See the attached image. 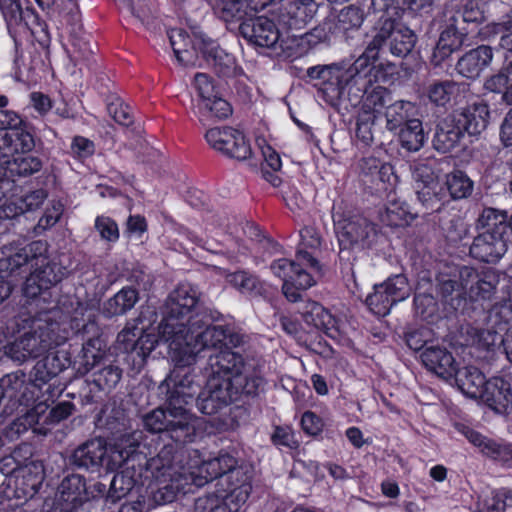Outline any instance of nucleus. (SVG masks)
Here are the masks:
<instances>
[{"mask_svg": "<svg viewBox=\"0 0 512 512\" xmlns=\"http://www.w3.org/2000/svg\"><path fill=\"white\" fill-rule=\"evenodd\" d=\"M341 262L352 265L356 254L371 247L377 237L376 225L361 213L338 206L333 214Z\"/></svg>", "mask_w": 512, "mask_h": 512, "instance_id": "obj_5", "label": "nucleus"}, {"mask_svg": "<svg viewBox=\"0 0 512 512\" xmlns=\"http://www.w3.org/2000/svg\"><path fill=\"white\" fill-rule=\"evenodd\" d=\"M138 301V292L132 287H123L105 304L108 315H121L131 310Z\"/></svg>", "mask_w": 512, "mask_h": 512, "instance_id": "obj_40", "label": "nucleus"}, {"mask_svg": "<svg viewBox=\"0 0 512 512\" xmlns=\"http://www.w3.org/2000/svg\"><path fill=\"white\" fill-rule=\"evenodd\" d=\"M47 245L43 241H34L27 246L13 243L0 251V271L13 272L27 263L37 266L46 261Z\"/></svg>", "mask_w": 512, "mask_h": 512, "instance_id": "obj_16", "label": "nucleus"}, {"mask_svg": "<svg viewBox=\"0 0 512 512\" xmlns=\"http://www.w3.org/2000/svg\"><path fill=\"white\" fill-rule=\"evenodd\" d=\"M134 484L135 482L129 473L121 472L114 475L106 496L107 500L116 503L133 489Z\"/></svg>", "mask_w": 512, "mask_h": 512, "instance_id": "obj_54", "label": "nucleus"}, {"mask_svg": "<svg viewBox=\"0 0 512 512\" xmlns=\"http://www.w3.org/2000/svg\"><path fill=\"white\" fill-rule=\"evenodd\" d=\"M480 34L484 40H491L499 35V46L504 50L512 52V9L501 21L486 24L481 29Z\"/></svg>", "mask_w": 512, "mask_h": 512, "instance_id": "obj_32", "label": "nucleus"}, {"mask_svg": "<svg viewBox=\"0 0 512 512\" xmlns=\"http://www.w3.org/2000/svg\"><path fill=\"white\" fill-rule=\"evenodd\" d=\"M467 397L480 398L487 384L484 374L474 366L457 368L452 380Z\"/></svg>", "mask_w": 512, "mask_h": 512, "instance_id": "obj_26", "label": "nucleus"}, {"mask_svg": "<svg viewBox=\"0 0 512 512\" xmlns=\"http://www.w3.org/2000/svg\"><path fill=\"white\" fill-rule=\"evenodd\" d=\"M443 186L453 200L466 199L474 190V182L462 170H453L446 174Z\"/></svg>", "mask_w": 512, "mask_h": 512, "instance_id": "obj_34", "label": "nucleus"}, {"mask_svg": "<svg viewBox=\"0 0 512 512\" xmlns=\"http://www.w3.org/2000/svg\"><path fill=\"white\" fill-rule=\"evenodd\" d=\"M298 263L287 259H279L272 263L271 270L273 273L283 280L282 291L285 297L291 302L301 300V293L294 291L291 279Z\"/></svg>", "mask_w": 512, "mask_h": 512, "instance_id": "obj_37", "label": "nucleus"}, {"mask_svg": "<svg viewBox=\"0 0 512 512\" xmlns=\"http://www.w3.org/2000/svg\"><path fill=\"white\" fill-rule=\"evenodd\" d=\"M512 323V302L503 301L494 304L489 310L486 318L488 327L496 328L504 335L510 332L509 325Z\"/></svg>", "mask_w": 512, "mask_h": 512, "instance_id": "obj_41", "label": "nucleus"}, {"mask_svg": "<svg viewBox=\"0 0 512 512\" xmlns=\"http://www.w3.org/2000/svg\"><path fill=\"white\" fill-rule=\"evenodd\" d=\"M37 268L26 279L23 293L24 295L36 301V306L40 311L47 310L41 303H50V299L54 295L53 288L61 281L64 270L57 263H50L46 258L44 264L39 262Z\"/></svg>", "mask_w": 512, "mask_h": 512, "instance_id": "obj_12", "label": "nucleus"}, {"mask_svg": "<svg viewBox=\"0 0 512 512\" xmlns=\"http://www.w3.org/2000/svg\"><path fill=\"white\" fill-rule=\"evenodd\" d=\"M23 483L32 493H36L44 480V468L42 463L32 461L19 469Z\"/></svg>", "mask_w": 512, "mask_h": 512, "instance_id": "obj_56", "label": "nucleus"}, {"mask_svg": "<svg viewBox=\"0 0 512 512\" xmlns=\"http://www.w3.org/2000/svg\"><path fill=\"white\" fill-rule=\"evenodd\" d=\"M318 4L314 0H290L279 8V22L291 30H302L316 15Z\"/></svg>", "mask_w": 512, "mask_h": 512, "instance_id": "obj_18", "label": "nucleus"}, {"mask_svg": "<svg viewBox=\"0 0 512 512\" xmlns=\"http://www.w3.org/2000/svg\"><path fill=\"white\" fill-rule=\"evenodd\" d=\"M121 377L122 370L109 365L95 374L94 383L102 390H110L119 383Z\"/></svg>", "mask_w": 512, "mask_h": 512, "instance_id": "obj_60", "label": "nucleus"}, {"mask_svg": "<svg viewBox=\"0 0 512 512\" xmlns=\"http://www.w3.org/2000/svg\"><path fill=\"white\" fill-rule=\"evenodd\" d=\"M9 176H28L41 168V161L31 155H17L4 161Z\"/></svg>", "mask_w": 512, "mask_h": 512, "instance_id": "obj_44", "label": "nucleus"}, {"mask_svg": "<svg viewBox=\"0 0 512 512\" xmlns=\"http://www.w3.org/2000/svg\"><path fill=\"white\" fill-rule=\"evenodd\" d=\"M373 40L381 54L384 53L383 47L388 45L392 55L403 58L412 52L417 36L411 29L393 18L392 15H382L379 18Z\"/></svg>", "mask_w": 512, "mask_h": 512, "instance_id": "obj_11", "label": "nucleus"}, {"mask_svg": "<svg viewBox=\"0 0 512 512\" xmlns=\"http://www.w3.org/2000/svg\"><path fill=\"white\" fill-rule=\"evenodd\" d=\"M214 376H218V380L213 377L208 384V392L202 393L198 399V408L203 414L217 415L224 408V392L221 389V368L213 370Z\"/></svg>", "mask_w": 512, "mask_h": 512, "instance_id": "obj_28", "label": "nucleus"}, {"mask_svg": "<svg viewBox=\"0 0 512 512\" xmlns=\"http://www.w3.org/2000/svg\"><path fill=\"white\" fill-rule=\"evenodd\" d=\"M72 312L66 300L55 301L31 319L30 330L5 347V354L17 362L36 358L64 343L68 336L65 321Z\"/></svg>", "mask_w": 512, "mask_h": 512, "instance_id": "obj_2", "label": "nucleus"}, {"mask_svg": "<svg viewBox=\"0 0 512 512\" xmlns=\"http://www.w3.org/2000/svg\"><path fill=\"white\" fill-rule=\"evenodd\" d=\"M304 322L317 329H325L332 321L331 314L317 302H308L301 311Z\"/></svg>", "mask_w": 512, "mask_h": 512, "instance_id": "obj_49", "label": "nucleus"}, {"mask_svg": "<svg viewBox=\"0 0 512 512\" xmlns=\"http://www.w3.org/2000/svg\"><path fill=\"white\" fill-rule=\"evenodd\" d=\"M376 114L370 112H359L356 118V137L365 145L369 146L373 142L372 128L376 121Z\"/></svg>", "mask_w": 512, "mask_h": 512, "instance_id": "obj_58", "label": "nucleus"}, {"mask_svg": "<svg viewBox=\"0 0 512 512\" xmlns=\"http://www.w3.org/2000/svg\"><path fill=\"white\" fill-rule=\"evenodd\" d=\"M463 136L464 132L453 114L448 115L436 125L433 147L441 153L450 152L458 146Z\"/></svg>", "mask_w": 512, "mask_h": 512, "instance_id": "obj_25", "label": "nucleus"}, {"mask_svg": "<svg viewBox=\"0 0 512 512\" xmlns=\"http://www.w3.org/2000/svg\"><path fill=\"white\" fill-rule=\"evenodd\" d=\"M191 477L180 475L179 478H174L170 485H165L162 488L155 490L151 488V502H146V508L151 509L156 505H162L173 501L178 491L184 489V486L189 483Z\"/></svg>", "mask_w": 512, "mask_h": 512, "instance_id": "obj_43", "label": "nucleus"}, {"mask_svg": "<svg viewBox=\"0 0 512 512\" xmlns=\"http://www.w3.org/2000/svg\"><path fill=\"white\" fill-rule=\"evenodd\" d=\"M251 466L226 453V512H241L251 492Z\"/></svg>", "mask_w": 512, "mask_h": 512, "instance_id": "obj_13", "label": "nucleus"}, {"mask_svg": "<svg viewBox=\"0 0 512 512\" xmlns=\"http://www.w3.org/2000/svg\"><path fill=\"white\" fill-rule=\"evenodd\" d=\"M198 302V293L189 284L179 285L166 302V312L159 325L160 336L166 342H170L179 333H184L190 327L194 328L202 321V314H193V309Z\"/></svg>", "mask_w": 512, "mask_h": 512, "instance_id": "obj_9", "label": "nucleus"}, {"mask_svg": "<svg viewBox=\"0 0 512 512\" xmlns=\"http://www.w3.org/2000/svg\"><path fill=\"white\" fill-rule=\"evenodd\" d=\"M378 46L372 39L363 53L354 61V63L344 72L353 76H362L364 78H372V72L376 70L375 62L381 57Z\"/></svg>", "mask_w": 512, "mask_h": 512, "instance_id": "obj_33", "label": "nucleus"}, {"mask_svg": "<svg viewBox=\"0 0 512 512\" xmlns=\"http://www.w3.org/2000/svg\"><path fill=\"white\" fill-rule=\"evenodd\" d=\"M138 441L131 435L118 439L107 447L102 439H92L80 445L72 454V464L86 470L98 471L104 467L107 471L120 468L136 452Z\"/></svg>", "mask_w": 512, "mask_h": 512, "instance_id": "obj_6", "label": "nucleus"}, {"mask_svg": "<svg viewBox=\"0 0 512 512\" xmlns=\"http://www.w3.org/2000/svg\"><path fill=\"white\" fill-rule=\"evenodd\" d=\"M249 7L250 4L248 3L247 10ZM247 16L248 13L242 19H238L235 16L233 17L231 12L226 13V23L230 22L228 17L241 21L237 29L245 39L259 47H273L278 42L280 36L275 23L265 16L246 18Z\"/></svg>", "mask_w": 512, "mask_h": 512, "instance_id": "obj_14", "label": "nucleus"}, {"mask_svg": "<svg viewBox=\"0 0 512 512\" xmlns=\"http://www.w3.org/2000/svg\"><path fill=\"white\" fill-rule=\"evenodd\" d=\"M192 399L191 394L179 388L169 392L167 410L157 408L145 415L144 426L151 432H168L176 442L191 441L194 432L193 416L183 407Z\"/></svg>", "mask_w": 512, "mask_h": 512, "instance_id": "obj_7", "label": "nucleus"}, {"mask_svg": "<svg viewBox=\"0 0 512 512\" xmlns=\"http://www.w3.org/2000/svg\"><path fill=\"white\" fill-rule=\"evenodd\" d=\"M421 359L429 371L445 381H451L458 368L452 353L438 346L427 347L422 352Z\"/></svg>", "mask_w": 512, "mask_h": 512, "instance_id": "obj_23", "label": "nucleus"}, {"mask_svg": "<svg viewBox=\"0 0 512 512\" xmlns=\"http://www.w3.org/2000/svg\"><path fill=\"white\" fill-rule=\"evenodd\" d=\"M502 214L496 208L486 207L476 220V229L481 230L469 248V255L477 261L496 264L508 251V238Z\"/></svg>", "mask_w": 512, "mask_h": 512, "instance_id": "obj_8", "label": "nucleus"}, {"mask_svg": "<svg viewBox=\"0 0 512 512\" xmlns=\"http://www.w3.org/2000/svg\"><path fill=\"white\" fill-rule=\"evenodd\" d=\"M492 409L499 413L512 411V384L503 378L489 380L480 397Z\"/></svg>", "mask_w": 512, "mask_h": 512, "instance_id": "obj_24", "label": "nucleus"}, {"mask_svg": "<svg viewBox=\"0 0 512 512\" xmlns=\"http://www.w3.org/2000/svg\"><path fill=\"white\" fill-rule=\"evenodd\" d=\"M412 177L416 184V190L421 186H429L439 182L438 176L432 166L427 162L415 164Z\"/></svg>", "mask_w": 512, "mask_h": 512, "instance_id": "obj_61", "label": "nucleus"}, {"mask_svg": "<svg viewBox=\"0 0 512 512\" xmlns=\"http://www.w3.org/2000/svg\"><path fill=\"white\" fill-rule=\"evenodd\" d=\"M226 280L242 294H260L263 289L259 279L244 270L226 274Z\"/></svg>", "mask_w": 512, "mask_h": 512, "instance_id": "obj_45", "label": "nucleus"}, {"mask_svg": "<svg viewBox=\"0 0 512 512\" xmlns=\"http://www.w3.org/2000/svg\"><path fill=\"white\" fill-rule=\"evenodd\" d=\"M252 154L251 146L243 131L226 128V155L238 161L248 159Z\"/></svg>", "mask_w": 512, "mask_h": 512, "instance_id": "obj_36", "label": "nucleus"}, {"mask_svg": "<svg viewBox=\"0 0 512 512\" xmlns=\"http://www.w3.org/2000/svg\"><path fill=\"white\" fill-rule=\"evenodd\" d=\"M512 87V60L501 67V69L486 78L484 89L493 93H504Z\"/></svg>", "mask_w": 512, "mask_h": 512, "instance_id": "obj_51", "label": "nucleus"}, {"mask_svg": "<svg viewBox=\"0 0 512 512\" xmlns=\"http://www.w3.org/2000/svg\"><path fill=\"white\" fill-rule=\"evenodd\" d=\"M141 328L127 325L117 336V345L123 352H135Z\"/></svg>", "mask_w": 512, "mask_h": 512, "instance_id": "obj_62", "label": "nucleus"}, {"mask_svg": "<svg viewBox=\"0 0 512 512\" xmlns=\"http://www.w3.org/2000/svg\"><path fill=\"white\" fill-rule=\"evenodd\" d=\"M94 227L102 240L116 242L119 239L117 223L107 216H98L95 219Z\"/></svg>", "mask_w": 512, "mask_h": 512, "instance_id": "obj_63", "label": "nucleus"}, {"mask_svg": "<svg viewBox=\"0 0 512 512\" xmlns=\"http://www.w3.org/2000/svg\"><path fill=\"white\" fill-rule=\"evenodd\" d=\"M364 21L363 11L356 6L350 5L343 8L338 15V28L344 32L351 29H358Z\"/></svg>", "mask_w": 512, "mask_h": 512, "instance_id": "obj_59", "label": "nucleus"}, {"mask_svg": "<svg viewBox=\"0 0 512 512\" xmlns=\"http://www.w3.org/2000/svg\"><path fill=\"white\" fill-rule=\"evenodd\" d=\"M301 242L300 248L297 251V261H303L305 264L312 268L317 273H321V266L316 258L304 248L317 249L321 245V235L316 228L312 226H306L300 231Z\"/></svg>", "mask_w": 512, "mask_h": 512, "instance_id": "obj_31", "label": "nucleus"}, {"mask_svg": "<svg viewBox=\"0 0 512 512\" xmlns=\"http://www.w3.org/2000/svg\"><path fill=\"white\" fill-rule=\"evenodd\" d=\"M195 87L201 98L199 106V120L207 128L204 138L208 146L216 152L224 153V131L222 122L224 100L222 87L215 83L204 73L195 76Z\"/></svg>", "mask_w": 512, "mask_h": 512, "instance_id": "obj_10", "label": "nucleus"}, {"mask_svg": "<svg viewBox=\"0 0 512 512\" xmlns=\"http://www.w3.org/2000/svg\"><path fill=\"white\" fill-rule=\"evenodd\" d=\"M0 9L8 26L28 25L27 18L35 17L30 9L23 10L20 0H0Z\"/></svg>", "mask_w": 512, "mask_h": 512, "instance_id": "obj_48", "label": "nucleus"}, {"mask_svg": "<svg viewBox=\"0 0 512 512\" xmlns=\"http://www.w3.org/2000/svg\"><path fill=\"white\" fill-rule=\"evenodd\" d=\"M414 105L409 101H395L386 106L385 118L386 127L390 131H394L407 125L411 118Z\"/></svg>", "mask_w": 512, "mask_h": 512, "instance_id": "obj_35", "label": "nucleus"}, {"mask_svg": "<svg viewBox=\"0 0 512 512\" xmlns=\"http://www.w3.org/2000/svg\"><path fill=\"white\" fill-rule=\"evenodd\" d=\"M250 338L239 330L226 326V392L231 401L242 394L256 395L263 379L251 372Z\"/></svg>", "mask_w": 512, "mask_h": 512, "instance_id": "obj_3", "label": "nucleus"}, {"mask_svg": "<svg viewBox=\"0 0 512 512\" xmlns=\"http://www.w3.org/2000/svg\"><path fill=\"white\" fill-rule=\"evenodd\" d=\"M87 500H89V491L81 475L71 474L62 480L57 498L62 511L72 512Z\"/></svg>", "mask_w": 512, "mask_h": 512, "instance_id": "obj_19", "label": "nucleus"}, {"mask_svg": "<svg viewBox=\"0 0 512 512\" xmlns=\"http://www.w3.org/2000/svg\"><path fill=\"white\" fill-rule=\"evenodd\" d=\"M109 115L119 124L128 126L132 123L130 108L119 97H113L107 104Z\"/></svg>", "mask_w": 512, "mask_h": 512, "instance_id": "obj_64", "label": "nucleus"}, {"mask_svg": "<svg viewBox=\"0 0 512 512\" xmlns=\"http://www.w3.org/2000/svg\"><path fill=\"white\" fill-rule=\"evenodd\" d=\"M493 49L488 45H480L464 53L456 62L455 70L467 79H476L493 60Z\"/></svg>", "mask_w": 512, "mask_h": 512, "instance_id": "obj_21", "label": "nucleus"}, {"mask_svg": "<svg viewBox=\"0 0 512 512\" xmlns=\"http://www.w3.org/2000/svg\"><path fill=\"white\" fill-rule=\"evenodd\" d=\"M210 314L203 315L202 321L194 328L192 333L190 327L184 333H179L169 342V350L172 359L179 366H188L194 363L196 356L205 348H215L219 354L210 357V364L213 370L215 364H219L222 358L224 341V329L220 325H212L219 317Z\"/></svg>", "mask_w": 512, "mask_h": 512, "instance_id": "obj_4", "label": "nucleus"}, {"mask_svg": "<svg viewBox=\"0 0 512 512\" xmlns=\"http://www.w3.org/2000/svg\"><path fill=\"white\" fill-rule=\"evenodd\" d=\"M369 309L378 316H385L391 307L396 304L381 284L374 286V292L366 298Z\"/></svg>", "mask_w": 512, "mask_h": 512, "instance_id": "obj_52", "label": "nucleus"}, {"mask_svg": "<svg viewBox=\"0 0 512 512\" xmlns=\"http://www.w3.org/2000/svg\"><path fill=\"white\" fill-rule=\"evenodd\" d=\"M168 37L178 63L196 66L198 57L193 49L194 41L190 40L186 32L181 28H173L168 31Z\"/></svg>", "mask_w": 512, "mask_h": 512, "instance_id": "obj_29", "label": "nucleus"}, {"mask_svg": "<svg viewBox=\"0 0 512 512\" xmlns=\"http://www.w3.org/2000/svg\"><path fill=\"white\" fill-rule=\"evenodd\" d=\"M64 369L65 362L57 354L51 353L39 360L31 372V379L33 383L26 384L24 382L25 386L22 388L19 402H28L31 398L27 396V392L30 391L31 388L35 389L36 387H40L41 385L49 382Z\"/></svg>", "mask_w": 512, "mask_h": 512, "instance_id": "obj_22", "label": "nucleus"}, {"mask_svg": "<svg viewBox=\"0 0 512 512\" xmlns=\"http://www.w3.org/2000/svg\"><path fill=\"white\" fill-rule=\"evenodd\" d=\"M372 82V78L353 76L341 70L335 84L326 87L324 94L331 100L338 99L343 103L356 107L362 103L365 92L370 89Z\"/></svg>", "mask_w": 512, "mask_h": 512, "instance_id": "obj_17", "label": "nucleus"}, {"mask_svg": "<svg viewBox=\"0 0 512 512\" xmlns=\"http://www.w3.org/2000/svg\"><path fill=\"white\" fill-rule=\"evenodd\" d=\"M381 285L395 303L405 300L409 297L411 292L408 280L403 274L389 277L385 282L381 283Z\"/></svg>", "mask_w": 512, "mask_h": 512, "instance_id": "obj_55", "label": "nucleus"}, {"mask_svg": "<svg viewBox=\"0 0 512 512\" xmlns=\"http://www.w3.org/2000/svg\"><path fill=\"white\" fill-rule=\"evenodd\" d=\"M416 195L423 207L431 211H440L446 198L445 188L440 182L419 187Z\"/></svg>", "mask_w": 512, "mask_h": 512, "instance_id": "obj_42", "label": "nucleus"}, {"mask_svg": "<svg viewBox=\"0 0 512 512\" xmlns=\"http://www.w3.org/2000/svg\"><path fill=\"white\" fill-rule=\"evenodd\" d=\"M455 89L456 83L454 81H438L429 86L428 97L437 106H445L450 102Z\"/></svg>", "mask_w": 512, "mask_h": 512, "instance_id": "obj_57", "label": "nucleus"}, {"mask_svg": "<svg viewBox=\"0 0 512 512\" xmlns=\"http://www.w3.org/2000/svg\"><path fill=\"white\" fill-rule=\"evenodd\" d=\"M462 131L470 136L480 135L488 126L490 110L487 103L477 101L453 113Z\"/></svg>", "mask_w": 512, "mask_h": 512, "instance_id": "obj_20", "label": "nucleus"}, {"mask_svg": "<svg viewBox=\"0 0 512 512\" xmlns=\"http://www.w3.org/2000/svg\"><path fill=\"white\" fill-rule=\"evenodd\" d=\"M466 335V344L478 349L490 351L496 346H503L504 334L496 328L488 327V325H486V328L467 326Z\"/></svg>", "mask_w": 512, "mask_h": 512, "instance_id": "obj_30", "label": "nucleus"}, {"mask_svg": "<svg viewBox=\"0 0 512 512\" xmlns=\"http://www.w3.org/2000/svg\"><path fill=\"white\" fill-rule=\"evenodd\" d=\"M380 216L382 222L391 227L407 225L414 218L408 211L405 203H400L394 200L388 203Z\"/></svg>", "mask_w": 512, "mask_h": 512, "instance_id": "obj_47", "label": "nucleus"}, {"mask_svg": "<svg viewBox=\"0 0 512 512\" xmlns=\"http://www.w3.org/2000/svg\"><path fill=\"white\" fill-rule=\"evenodd\" d=\"M469 40L468 32L460 27L457 15H450L445 19L438 41L433 49L430 62L440 66L453 53L460 51Z\"/></svg>", "mask_w": 512, "mask_h": 512, "instance_id": "obj_15", "label": "nucleus"}, {"mask_svg": "<svg viewBox=\"0 0 512 512\" xmlns=\"http://www.w3.org/2000/svg\"><path fill=\"white\" fill-rule=\"evenodd\" d=\"M392 100L391 93L380 85H374L367 92L362 100L361 112L378 113L383 107H386Z\"/></svg>", "mask_w": 512, "mask_h": 512, "instance_id": "obj_46", "label": "nucleus"}, {"mask_svg": "<svg viewBox=\"0 0 512 512\" xmlns=\"http://www.w3.org/2000/svg\"><path fill=\"white\" fill-rule=\"evenodd\" d=\"M499 275L492 268L462 266L455 273H439L436 293L444 306L470 316L468 301H490L497 292Z\"/></svg>", "mask_w": 512, "mask_h": 512, "instance_id": "obj_1", "label": "nucleus"}, {"mask_svg": "<svg viewBox=\"0 0 512 512\" xmlns=\"http://www.w3.org/2000/svg\"><path fill=\"white\" fill-rule=\"evenodd\" d=\"M49 406L46 401H40L32 409L22 415L25 422L38 434L46 435L48 432V424L45 422V416Z\"/></svg>", "mask_w": 512, "mask_h": 512, "instance_id": "obj_53", "label": "nucleus"}, {"mask_svg": "<svg viewBox=\"0 0 512 512\" xmlns=\"http://www.w3.org/2000/svg\"><path fill=\"white\" fill-rule=\"evenodd\" d=\"M340 72L341 69L336 65H317L306 70L304 79L306 81H319L320 84L323 85L322 90L324 91L326 87L335 84Z\"/></svg>", "mask_w": 512, "mask_h": 512, "instance_id": "obj_50", "label": "nucleus"}, {"mask_svg": "<svg viewBox=\"0 0 512 512\" xmlns=\"http://www.w3.org/2000/svg\"><path fill=\"white\" fill-rule=\"evenodd\" d=\"M500 0H464L457 4L452 15H457L464 23L480 24L491 17L489 8L496 5Z\"/></svg>", "mask_w": 512, "mask_h": 512, "instance_id": "obj_27", "label": "nucleus"}, {"mask_svg": "<svg viewBox=\"0 0 512 512\" xmlns=\"http://www.w3.org/2000/svg\"><path fill=\"white\" fill-rule=\"evenodd\" d=\"M193 49L199 50L208 65L222 69L223 50L217 41L211 37L199 33L195 35Z\"/></svg>", "mask_w": 512, "mask_h": 512, "instance_id": "obj_39", "label": "nucleus"}, {"mask_svg": "<svg viewBox=\"0 0 512 512\" xmlns=\"http://www.w3.org/2000/svg\"><path fill=\"white\" fill-rule=\"evenodd\" d=\"M399 141L402 148L408 152L419 151L425 142L422 122L419 119H412L407 125L400 128Z\"/></svg>", "mask_w": 512, "mask_h": 512, "instance_id": "obj_38", "label": "nucleus"}]
</instances>
